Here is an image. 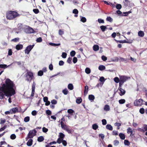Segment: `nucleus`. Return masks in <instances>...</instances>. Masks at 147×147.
I'll return each instance as SVG.
<instances>
[{
  "label": "nucleus",
  "instance_id": "obj_1",
  "mask_svg": "<svg viewBox=\"0 0 147 147\" xmlns=\"http://www.w3.org/2000/svg\"><path fill=\"white\" fill-rule=\"evenodd\" d=\"M16 87L13 81L9 79H6L5 83L0 87V99H2L4 97V94L6 96L11 97L16 94Z\"/></svg>",
  "mask_w": 147,
  "mask_h": 147
},
{
  "label": "nucleus",
  "instance_id": "obj_2",
  "mask_svg": "<svg viewBox=\"0 0 147 147\" xmlns=\"http://www.w3.org/2000/svg\"><path fill=\"white\" fill-rule=\"evenodd\" d=\"M17 12L13 11H8L6 13V17L7 20H12L20 16Z\"/></svg>",
  "mask_w": 147,
  "mask_h": 147
},
{
  "label": "nucleus",
  "instance_id": "obj_3",
  "mask_svg": "<svg viewBox=\"0 0 147 147\" xmlns=\"http://www.w3.org/2000/svg\"><path fill=\"white\" fill-rule=\"evenodd\" d=\"M33 74L31 71H28L25 74L26 80L28 81H31L33 78Z\"/></svg>",
  "mask_w": 147,
  "mask_h": 147
},
{
  "label": "nucleus",
  "instance_id": "obj_4",
  "mask_svg": "<svg viewBox=\"0 0 147 147\" xmlns=\"http://www.w3.org/2000/svg\"><path fill=\"white\" fill-rule=\"evenodd\" d=\"M120 81L119 83V86H122L123 83L126 82L128 79V78L125 76H119Z\"/></svg>",
  "mask_w": 147,
  "mask_h": 147
},
{
  "label": "nucleus",
  "instance_id": "obj_5",
  "mask_svg": "<svg viewBox=\"0 0 147 147\" xmlns=\"http://www.w3.org/2000/svg\"><path fill=\"white\" fill-rule=\"evenodd\" d=\"M36 133L37 131L35 129L30 130L29 131L28 135V138H32L34 136L36 135Z\"/></svg>",
  "mask_w": 147,
  "mask_h": 147
},
{
  "label": "nucleus",
  "instance_id": "obj_6",
  "mask_svg": "<svg viewBox=\"0 0 147 147\" xmlns=\"http://www.w3.org/2000/svg\"><path fill=\"white\" fill-rule=\"evenodd\" d=\"M143 100L142 99H140L139 100L136 99L134 102V103L135 106H140L143 104Z\"/></svg>",
  "mask_w": 147,
  "mask_h": 147
},
{
  "label": "nucleus",
  "instance_id": "obj_7",
  "mask_svg": "<svg viewBox=\"0 0 147 147\" xmlns=\"http://www.w3.org/2000/svg\"><path fill=\"white\" fill-rule=\"evenodd\" d=\"M34 45H30L27 46L25 50V53L28 54H29L30 51L34 47Z\"/></svg>",
  "mask_w": 147,
  "mask_h": 147
},
{
  "label": "nucleus",
  "instance_id": "obj_8",
  "mask_svg": "<svg viewBox=\"0 0 147 147\" xmlns=\"http://www.w3.org/2000/svg\"><path fill=\"white\" fill-rule=\"evenodd\" d=\"M122 86H119L118 88V90H119L120 92H119V94L121 96H122L124 95L125 93V91L123 89L121 88Z\"/></svg>",
  "mask_w": 147,
  "mask_h": 147
},
{
  "label": "nucleus",
  "instance_id": "obj_9",
  "mask_svg": "<svg viewBox=\"0 0 147 147\" xmlns=\"http://www.w3.org/2000/svg\"><path fill=\"white\" fill-rule=\"evenodd\" d=\"M36 84L34 82H33L32 87V92L31 96L33 97L34 96L35 89V88Z\"/></svg>",
  "mask_w": 147,
  "mask_h": 147
},
{
  "label": "nucleus",
  "instance_id": "obj_10",
  "mask_svg": "<svg viewBox=\"0 0 147 147\" xmlns=\"http://www.w3.org/2000/svg\"><path fill=\"white\" fill-rule=\"evenodd\" d=\"M26 30L27 32L29 34L33 33L35 32L33 28L29 26L26 29Z\"/></svg>",
  "mask_w": 147,
  "mask_h": 147
},
{
  "label": "nucleus",
  "instance_id": "obj_11",
  "mask_svg": "<svg viewBox=\"0 0 147 147\" xmlns=\"http://www.w3.org/2000/svg\"><path fill=\"white\" fill-rule=\"evenodd\" d=\"M10 111L11 112V114H12L13 113L15 114L16 112H19L18 108L17 107L11 109L10 110Z\"/></svg>",
  "mask_w": 147,
  "mask_h": 147
},
{
  "label": "nucleus",
  "instance_id": "obj_12",
  "mask_svg": "<svg viewBox=\"0 0 147 147\" xmlns=\"http://www.w3.org/2000/svg\"><path fill=\"white\" fill-rule=\"evenodd\" d=\"M61 128L64 130L66 129L68 127V126H67L66 124H64V123L61 122Z\"/></svg>",
  "mask_w": 147,
  "mask_h": 147
},
{
  "label": "nucleus",
  "instance_id": "obj_13",
  "mask_svg": "<svg viewBox=\"0 0 147 147\" xmlns=\"http://www.w3.org/2000/svg\"><path fill=\"white\" fill-rule=\"evenodd\" d=\"M23 46L21 44H18L17 45L16 47V49L18 50H20L23 48Z\"/></svg>",
  "mask_w": 147,
  "mask_h": 147
},
{
  "label": "nucleus",
  "instance_id": "obj_14",
  "mask_svg": "<svg viewBox=\"0 0 147 147\" xmlns=\"http://www.w3.org/2000/svg\"><path fill=\"white\" fill-rule=\"evenodd\" d=\"M33 140L32 139H30L27 142V145L28 146H30L33 143Z\"/></svg>",
  "mask_w": 147,
  "mask_h": 147
},
{
  "label": "nucleus",
  "instance_id": "obj_15",
  "mask_svg": "<svg viewBox=\"0 0 147 147\" xmlns=\"http://www.w3.org/2000/svg\"><path fill=\"white\" fill-rule=\"evenodd\" d=\"M95 98V97L94 95L92 94L89 95L88 96L89 99L91 101H93Z\"/></svg>",
  "mask_w": 147,
  "mask_h": 147
},
{
  "label": "nucleus",
  "instance_id": "obj_16",
  "mask_svg": "<svg viewBox=\"0 0 147 147\" xmlns=\"http://www.w3.org/2000/svg\"><path fill=\"white\" fill-rule=\"evenodd\" d=\"M44 140V137L42 136H40L38 138L37 141L39 142L43 141Z\"/></svg>",
  "mask_w": 147,
  "mask_h": 147
},
{
  "label": "nucleus",
  "instance_id": "obj_17",
  "mask_svg": "<svg viewBox=\"0 0 147 147\" xmlns=\"http://www.w3.org/2000/svg\"><path fill=\"white\" fill-rule=\"evenodd\" d=\"M144 32L142 31H139L138 32V35L140 37H143L144 36Z\"/></svg>",
  "mask_w": 147,
  "mask_h": 147
},
{
  "label": "nucleus",
  "instance_id": "obj_18",
  "mask_svg": "<svg viewBox=\"0 0 147 147\" xmlns=\"http://www.w3.org/2000/svg\"><path fill=\"white\" fill-rule=\"evenodd\" d=\"M120 138L122 140H124L125 138V135L123 133H120L119 134Z\"/></svg>",
  "mask_w": 147,
  "mask_h": 147
},
{
  "label": "nucleus",
  "instance_id": "obj_19",
  "mask_svg": "<svg viewBox=\"0 0 147 147\" xmlns=\"http://www.w3.org/2000/svg\"><path fill=\"white\" fill-rule=\"evenodd\" d=\"M106 128L107 129L110 130L112 131L113 130V128L112 126L110 124H107L106 126Z\"/></svg>",
  "mask_w": 147,
  "mask_h": 147
},
{
  "label": "nucleus",
  "instance_id": "obj_20",
  "mask_svg": "<svg viewBox=\"0 0 147 147\" xmlns=\"http://www.w3.org/2000/svg\"><path fill=\"white\" fill-rule=\"evenodd\" d=\"M93 49L95 51H97L99 49V47L97 45H94L93 47Z\"/></svg>",
  "mask_w": 147,
  "mask_h": 147
},
{
  "label": "nucleus",
  "instance_id": "obj_21",
  "mask_svg": "<svg viewBox=\"0 0 147 147\" xmlns=\"http://www.w3.org/2000/svg\"><path fill=\"white\" fill-rule=\"evenodd\" d=\"M104 109L106 111H109L110 109L109 106L107 105H106L104 107Z\"/></svg>",
  "mask_w": 147,
  "mask_h": 147
},
{
  "label": "nucleus",
  "instance_id": "obj_22",
  "mask_svg": "<svg viewBox=\"0 0 147 147\" xmlns=\"http://www.w3.org/2000/svg\"><path fill=\"white\" fill-rule=\"evenodd\" d=\"M88 86H86L85 87V89L84 91V94H86L88 93Z\"/></svg>",
  "mask_w": 147,
  "mask_h": 147
},
{
  "label": "nucleus",
  "instance_id": "obj_23",
  "mask_svg": "<svg viewBox=\"0 0 147 147\" xmlns=\"http://www.w3.org/2000/svg\"><path fill=\"white\" fill-rule=\"evenodd\" d=\"M100 28L102 31L103 32H104L105 31L106 29H107L106 26H101Z\"/></svg>",
  "mask_w": 147,
  "mask_h": 147
},
{
  "label": "nucleus",
  "instance_id": "obj_24",
  "mask_svg": "<svg viewBox=\"0 0 147 147\" xmlns=\"http://www.w3.org/2000/svg\"><path fill=\"white\" fill-rule=\"evenodd\" d=\"M105 69V67L103 65H100L98 67V69L102 71Z\"/></svg>",
  "mask_w": 147,
  "mask_h": 147
},
{
  "label": "nucleus",
  "instance_id": "obj_25",
  "mask_svg": "<svg viewBox=\"0 0 147 147\" xmlns=\"http://www.w3.org/2000/svg\"><path fill=\"white\" fill-rule=\"evenodd\" d=\"M82 101V99L81 97H79L76 100V102L78 104L81 103Z\"/></svg>",
  "mask_w": 147,
  "mask_h": 147
},
{
  "label": "nucleus",
  "instance_id": "obj_26",
  "mask_svg": "<svg viewBox=\"0 0 147 147\" xmlns=\"http://www.w3.org/2000/svg\"><path fill=\"white\" fill-rule=\"evenodd\" d=\"M68 88L70 90H72L74 89L73 84H69L68 85Z\"/></svg>",
  "mask_w": 147,
  "mask_h": 147
},
{
  "label": "nucleus",
  "instance_id": "obj_27",
  "mask_svg": "<svg viewBox=\"0 0 147 147\" xmlns=\"http://www.w3.org/2000/svg\"><path fill=\"white\" fill-rule=\"evenodd\" d=\"M98 126L96 124H93L92 125V128L94 130H96L98 128Z\"/></svg>",
  "mask_w": 147,
  "mask_h": 147
},
{
  "label": "nucleus",
  "instance_id": "obj_28",
  "mask_svg": "<svg viewBox=\"0 0 147 147\" xmlns=\"http://www.w3.org/2000/svg\"><path fill=\"white\" fill-rule=\"evenodd\" d=\"M59 138H61L62 139H63L65 138V135L63 133H60L59 134Z\"/></svg>",
  "mask_w": 147,
  "mask_h": 147
},
{
  "label": "nucleus",
  "instance_id": "obj_29",
  "mask_svg": "<svg viewBox=\"0 0 147 147\" xmlns=\"http://www.w3.org/2000/svg\"><path fill=\"white\" fill-rule=\"evenodd\" d=\"M120 104H122L124 103L125 102V100L124 99H121L119 100Z\"/></svg>",
  "mask_w": 147,
  "mask_h": 147
},
{
  "label": "nucleus",
  "instance_id": "obj_30",
  "mask_svg": "<svg viewBox=\"0 0 147 147\" xmlns=\"http://www.w3.org/2000/svg\"><path fill=\"white\" fill-rule=\"evenodd\" d=\"M63 93L65 95H67L68 93V91L67 88H65L62 91Z\"/></svg>",
  "mask_w": 147,
  "mask_h": 147
},
{
  "label": "nucleus",
  "instance_id": "obj_31",
  "mask_svg": "<svg viewBox=\"0 0 147 147\" xmlns=\"http://www.w3.org/2000/svg\"><path fill=\"white\" fill-rule=\"evenodd\" d=\"M85 71L86 74H88L90 73V69L89 68L87 67L85 69Z\"/></svg>",
  "mask_w": 147,
  "mask_h": 147
},
{
  "label": "nucleus",
  "instance_id": "obj_32",
  "mask_svg": "<svg viewBox=\"0 0 147 147\" xmlns=\"http://www.w3.org/2000/svg\"><path fill=\"white\" fill-rule=\"evenodd\" d=\"M114 80L116 83L119 82L120 81V78L119 79V78L117 77H116L114 78Z\"/></svg>",
  "mask_w": 147,
  "mask_h": 147
},
{
  "label": "nucleus",
  "instance_id": "obj_33",
  "mask_svg": "<svg viewBox=\"0 0 147 147\" xmlns=\"http://www.w3.org/2000/svg\"><path fill=\"white\" fill-rule=\"evenodd\" d=\"M30 119V117L29 116H27L24 118V121L25 122H27L29 121Z\"/></svg>",
  "mask_w": 147,
  "mask_h": 147
},
{
  "label": "nucleus",
  "instance_id": "obj_34",
  "mask_svg": "<svg viewBox=\"0 0 147 147\" xmlns=\"http://www.w3.org/2000/svg\"><path fill=\"white\" fill-rule=\"evenodd\" d=\"M133 131L131 129V128L130 127L129 128L127 129V133H131V134H133Z\"/></svg>",
  "mask_w": 147,
  "mask_h": 147
},
{
  "label": "nucleus",
  "instance_id": "obj_35",
  "mask_svg": "<svg viewBox=\"0 0 147 147\" xmlns=\"http://www.w3.org/2000/svg\"><path fill=\"white\" fill-rule=\"evenodd\" d=\"M67 112L68 113L71 114L74 113L75 111L72 109H70L68 110Z\"/></svg>",
  "mask_w": 147,
  "mask_h": 147
},
{
  "label": "nucleus",
  "instance_id": "obj_36",
  "mask_svg": "<svg viewBox=\"0 0 147 147\" xmlns=\"http://www.w3.org/2000/svg\"><path fill=\"white\" fill-rule=\"evenodd\" d=\"M115 40L117 43H125V42H126L125 40Z\"/></svg>",
  "mask_w": 147,
  "mask_h": 147
},
{
  "label": "nucleus",
  "instance_id": "obj_37",
  "mask_svg": "<svg viewBox=\"0 0 147 147\" xmlns=\"http://www.w3.org/2000/svg\"><path fill=\"white\" fill-rule=\"evenodd\" d=\"M63 140V139H62L61 138H59L57 140V143L59 144H60L62 142Z\"/></svg>",
  "mask_w": 147,
  "mask_h": 147
},
{
  "label": "nucleus",
  "instance_id": "obj_38",
  "mask_svg": "<svg viewBox=\"0 0 147 147\" xmlns=\"http://www.w3.org/2000/svg\"><path fill=\"white\" fill-rule=\"evenodd\" d=\"M7 67V66L6 64H0V68H6Z\"/></svg>",
  "mask_w": 147,
  "mask_h": 147
},
{
  "label": "nucleus",
  "instance_id": "obj_39",
  "mask_svg": "<svg viewBox=\"0 0 147 147\" xmlns=\"http://www.w3.org/2000/svg\"><path fill=\"white\" fill-rule=\"evenodd\" d=\"M19 40V38H15L11 40V41L14 42H18Z\"/></svg>",
  "mask_w": 147,
  "mask_h": 147
},
{
  "label": "nucleus",
  "instance_id": "obj_40",
  "mask_svg": "<svg viewBox=\"0 0 147 147\" xmlns=\"http://www.w3.org/2000/svg\"><path fill=\"white\" fill-rule=\"evenodd\" d=\"M76 52L74 51H71L70 53V55L72 57L74 56Z\"/></svg>",
  "mask_w": 147,
  "mask_h": 147
},
{
  "label": "nucleus",
  "instance_id": "obj_41",
  "mask_svg": "<svg viewBox=\"0 0 147 147\" xmlns=\"http://www.w3.org/2000/svg\"><path fill=\"white\" fill-rule=\"evenodd\" d=\"M107 20L110 22H112L113 21V19L110 17H107L106 19Z\"/></svg>",
  "mask_w": 147,
  "mask_h": 147
},
{
  "label": "nucleus",
  "instance_id": "obj_42",
  "mask_svg": "<svg viewBox=\"0 0 147 147\" xmlns=\"http://www.w3.org/2000/svg\"><path fill=\"white\" fill-rule=\"evenodd\" d=\"M35 14H38L39 12V11L38 9H34L33 10Z\"/></svg>",
  "mask_w": 147,
  "mask_h": 147
},
{
  "label": "nucleus",
  "instance_id": "obj_43",
  "mask_svg": "<svg viewBox=\"0 0 147 147\" xmlns=\"http://www.w3.org/2000/svg\"><path fill=\"white\" fill-rule=\"evenodd\" d=\"M125 43H129V44H131L133 42V40H131V39H129L128 40L127 39V40H125Z\"/></svg>",
  "mask_w": 147,
  "mask_h": 147
},
{
  "label": "nucleus",
  "instance_id": "obj_44",
  "mask_svg": "<svg viewBox=\"0 0 147 147\" xmlns=\"http://www.w3.org/2000/svg\"><path fill=\"white\" fill-rule=\"evenodd\" d=\"M124 143L125 145H129L130 144V143L129 141L127 140H125Z\"/></svg>",
  "mask_w": 147,
  "mask_h": 147
},
{
  "label": "nucleus",
  "instance_id": "obj_45",
  "mask_svg": "<svg viewBox=\"0 0 147 147\" xmlns=\"http://www.w3.org/2000/svg\"><path fill=\"white\" fill-rule=\"evenodd\" d=\"M38 75L39 76H41L43 75V72L42 70H40L38 73Z\"/></svg>",
  "mask_w": 147,
  "mask_h": 147
},
{
  "label": "nucleus",
  "instance_id": "obj_46",
  "mask_svg": "<svg viewBox=\"0 0 147 147\" xmlns=\"http://www.w3.org/2000/svg\"><path fill=\"white\" fill-rule=\"evenodd\" d=\"M62 143V144L64 146H65L67 145V142L65 140H63Z\"/></svg>",
  "mask_w": 147,
  "mask_h": 147
},
{
  "label": "nucleus",
  "instance_id": "obj_47",
  "mask_svg": "<svg viewBox=\"0 0 147 147\" xmlns=\"http://www.w3.org/2000/svg\"><path fill=\"white\" fill-rule=\"evenodd\" d=\"M122 7L121 5L120 4H117L116 5V8L118 9H120Z\"/></svg>",
  "mask_w": 147,
  "mask_h": 147
},
{
  "label": "nucleus",
  "instance_id": "obj_48",
  "mask_svg": "<svg viewBox=\"0 0 147 147\" xmlns=\"http://www.w3.org/2000/svg\"><path fill=\"white\" fill-rule=\"evenodd\" d=\"M64 33V31L61 29H60L59 31V34L60 35H62Z\"/></svg>",
  "mask_w": 147,
  "mask_h": 147
},
{
  "label": "nucleus",
  "instance_id": "obj_49",
  "mask_svg": "<svg viewBox=\"0 0 147 147\" xmlns=\"http://www.w3.org/2000/svg\"><path fill=\"white\" fill-rule=\"evenodd\" d=\"M16 138V135L14 134H12L10 136V138L12 140H14Z\"/></svg>",
  "mask_w": 147,
  "mask_h": 147
},
{
  "label": "nucleus",
  "instance_id": "obj_50",
  "mask_svg": "<svg viewBox=\"0 0 147 147\" xmlns=\"http://www.w3.org/2000/svg\"><path fill=\"white\" fill-rule=\"evenodd\" d=\"M36 41L38 42H40L42 41V39L41 37H40L37 38Z\"/></svg>",
  "mask_w": 147,
  "mask_h": 147
},
{
  "label": "nucleus",
  "instance_id": "obj_51",
  "mask_svg": "<svg viewBox=\"0 0 147 147\" xmlns=\"http://www.w3.org/2000/svg\"><path fill=\"white\" fill-rule=\"evenodd\" d=\"M67 54L66 53L63 52L62 54V57L63 58H65L66 57Z\"/></svg>",
  "mask_w": 147,
  "mask_h": 147
},
{
  "label": "nucleus",
  "instance_id": "obj_52",
  "mask_svg": "<svg viewBox=\"0 0 147 147\" xmlns=\"http://www.w3.org/2000/svg\"><path fill=\"white\" fill-rule=\"evenodd\" d=\"M78 61V59L76 57H74L73 59V62L74 63H76Z\"/></svg>",
  "mask_w": 147,
  "mask_h": 147
},
{
  "label": "nucleus",
  "instance_id": "obj_53",
  "mask_svg": "<svg viewBox=\"0 0 147 147\" xmlns=\"http://www.w3.org/2000/svg\"><path fill=\"white\" fill-rule=\"evenodd\" d=\"M42 130L43 132L46 133L48 131V129L44 127L42 128Z\"/></svg>",
  "mask_w": 147,
  "mask_h": 147
},
{
  "label": "nucleus",
  "instance_id": "obj_54",
  "mask_svg": "<svg viewBox=\"0 0 147 147\" xmlns=\"http://www.w3.org/2000/svg\"><path fill=\"white\" fill-rule=\"evenodd\" d=\"M139 112L140 113L142 114H143L144 113V109L143 108H141L139 110Z\"/></svg>",
  "mask_w": 147,
  "mask_h": 147
},
{
  "label": "nucleus",
  "instance_id": "obj_55",
  "mask_svg": "<svg viewBox=\"0 0 147 147\" xmlns=\"http://www.w3.org/2000/svg\"><path fill=\"white\" fill-rule=\"evenodd\" d=\"M71 60L72 58L70 57H69L67 59V63L69 64H71Z\"/></svg>",
  "mask_w": 147,
  "mask_h": 147
},
{
  "label": "nucleus",
  "instance_id": "obj_56",
  "mask_svg": "<svg viewBox=\"0 0 147 147\" xmlns=\"http://www.w3.org/2000/svg\"><path fill=\"white\" fill-rule=\"evenodd\" d=\"M81 21L83 22L84 23L86 22V19L85 17H82L81 19Z\"/></svg>",
  "mask_w": 147,
  "mask_h": 147
},
{
  "label": "nucleus",
  "instance_id": "obj_57",
  "mask_svg": "<svg viewBox=\"0 0 147 147\" xmlns=\"http://www.w3.org/2000/svg\"><path fill=\"white\" fill-rule=\"evenodd\" d=\"M51 102L53 104L55 105L57 103V101L55 99H53L51 101Z\"/></svg>",
  "mask_w": 147,
  "mask_h": 147
},
{
  "label": "nucleus",
  "instance_id": "obj_58",
  "mask_svg": "<svg viewBox=\"0 0 147 147\" xmlns=\"http://www.w3.org/2000/svg\"><path fill=\"white\" fill-rule=\"evenodd\" d=\"M12 51L11 49H9L8 52V55H9L10 56L12 55Z\"/></svg>",
  "mask_w": 147,
  "mask_h": 147
},
{
  "label": "nucleus",
  "instance_id": "obj_59",
  "mask_svg": "<svg viewBox=\"0 0 147 147\" xmlns=\"http://www.w3.org/2000/svg\"><path fill=\"white\" fill-rule=\"evenodd\" d=\"M102 59L104 61H106L107 60V58L104 55H102L101 57Z\"/></svg>",
  "mask_w": 147,
  "mask_h": 147
},
{
  "label": "nucleus",
  "instance_id": "obj_60",
  "mask_svg": "<svg viewBox=\"0 0 147 147\" xmlns=\"http://www.w3.org/2000/svg\"><path fill=\"white\" fill-rule=\"evenodd\" d=\"M102 124L104 125H106L107 124V121L105 119H103L102 120Z\"/></svg>",
  "mask_w": 147,
  "mask_h": 147
},
{
  "label": "nucleus",
  "instance_id": "obj_61",
  "mask_svg": "<svg viewBox=\"0 0 147 147\" xmlns=\"http://www.w3.org/2000/svg\"><path fill=\"white\" fill-rule=\"evenodd\" d=\"M119 144V142L117 140H115L114 141V145L115 146H117Z\"/></svg>",
  "mask_w": 147,
  "mask_h": 147
},
{
  "label": "nucleus",
  "instance_id": "obj_62",
  "mask_svg": "<svg viewBox=\"0 0 147 147\" xmlns=\"http://www.w3.org/2000/svg\"><path fill=\"white\" fill-rule=\"evenodd\" d=\"M73 13L76 14H78V11L77 9H75L73 10Z\"/></svg>",
  "mask_w": 147,
  "mask_h": 147
},
{
  "label": "nucleus",
  "instance_id": "obj_63",
  "mask_svg": "<svg viewBox=\"0 0 147 147\" xmlns=\"http://www.w3.org/2000/svg\"><path fill=\"white\" fill-rule=\"evenodd\" d=\"M98 22L99 23H104V20L101 19H98Z\"/></svg>",
  "mask_w": 147,
  "mask_h": 147
},
{
  "label": "nucleus",
  "instance_id": "obj_64",
  "mask_svg": "<svg viewBox=\"0 0 147 147\" xmlns=\"http://www.w3.org/2000/svg\"><path fill=\"white\" fill-rule=\"evenodd\" d=\"M32 114L33 116H35L37 114V113L35 110L33 111L32 112Z\"/></svg>",
  "mask_w": 147,
  "mask_h": 147
}]
</instances>
